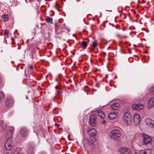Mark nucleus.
<instances>
[{
	"instance_id": "nucleus-1",
	"label": "nucleus",
	"mask_w": 154,
	"mask_h": 154,
	"mask_svg": "<svg viewBox=\"0 0 154 154\" xmlns=\"http://www.w3.org/2000/svg\"><path fill=\"white\" fill-rule=\"evenodd\" d=\"M123 119L125 123L130 125L131 123V116L130 112H126L124 114Z\"/></svg>"
},
{
	"instance_id": "nucleus-2",
	"label": "nucleus",
	"mask_w": 154,
	"mask_h": 154,
	"mask_svg": "<svg viewBox=\"0 0 154 154\" xmlns=\"http://www.w3.org/2000/svg\"><path fill=\"white\" fill-rule=\"evenodd\" d=\"M111 138L112 139H116L119 137L121 135V134L120 131L117 130H113L110 132Z\"/></svg>"
},
{
	"instance_id": "nucleus-3",
	"label": "nucleus",
	"mask_w": 154,
	"mask_h": 154,
	"mask_svg": "<svg viewBox=\"0 0 154 154\" xmlns=\"http://www.w3.org/2000/svg\"><path fill=\"white\" fill-rule=\"evenodd\" d=\"M11 137H9L6 142L5 147L7 150H11L13 148L14 146V144L11 141Z\"/></svg>"
},
{
	"instance_id": "nucleus-4",
	"label": "nucleus",
	"mask_w": 154,
	"mask_h": 154,
	"mask_svg": "<svg viewBox=\"0 0 154 154\" xmlns=\"http://www.w3.org/2000/svg\"><path fill=\"white\" fill-rule=\"evenodd\" d=\"M96 117L94 115H91L89 118V123L90 125L93 126H96Z\"/></svg>"
},
{
	"instance_id": "nucleus-5",
	"label": "nucleus",
	"mask_w": 154,
	"mask_h": 154,
	"mask_svg": "<svg viewBox=\"0 0 154 154\" xmlns=\"http://www.w3.org/2000/svg\"><path fill=\"white\" fill-rule=\"evenodd\" d=\"M14 104L13 99L10 97H7L5 101V105L7 107L12 106Z\"/></svg>"
},
{
	"instance_id": "nucleus-6",
	"label": "nucleus",
	"mask_w": 154,
	"mask_h": 154,
	"mask_svg": "<svg viewBox=\"0 0 154 154\" xmlns=\"http://www.w3.org/2000/svg\"><path fill=\"white\" fill-rule=\"evenodd\" d=\"M142 137L143 142L145 144L150 143L152 140L151 138L147 134H143Z\"/></svg>"
},
{
	"instance_id": "nucleus-7",
	"label": "nucleus",
	"mask_w": 154,
	"mask_h": 154,
	"mask_svg": "<svg viewBox=\"0 0 154 154\" xmlns=\"http://www.w3.org/2000/svg\"><path fill=\"white\" fill-rule=\"evenodd\" d=\"M119 150L120 153L123 154H131L130 150L127 148L121 147L119 149Z\"/></svg>"
},
{
	"instance_id": "nucleus-8",
	"label": "nucleus",
	"mask_w": 154,
	"mask_h": 154,
	"mask_svg": "<svg viewBox=\"0 0 154 154\" xmlns=\"http://www.w3.org/2000/svg\"><path fill=\"white\" fill-rule=\"evenodd\" d=\"M87 131L88 134L91 136L94 137L95 136L96 131L94 128H88Z\"/></svg>"
},
{
	"instance_id": "nucleus-9",
	"label": "nucleus",
	"mask_w": 154,
	"mask_h": 154,
	"mask_svg": "<svg viewBox=\"0 0 154 154\" xmlns=\"http://www.w3.org/2000/svg\"><path fill=\"white\" fill-rule=\"evenodd\" d=\"M131 107L134 109L137 110H140L142 109L144 107L143 105L139 104H133L132 105Z\"/></svg>"
},
{
	"instance_id": "nucleus-10",
	"label": "nucleus",
	"mask_w": 154,
	"mask_h": 154,
	"mask_svg": "<svg viewBox=\"0 0 154 154\" xmlns=\"http://www.w3.org/2000/svg\"><path fill=\"white\" fill-rule=\"evenodd\" d=\"M118 113L117 112H111L109 115L108 118L110 119H112L116 118L118 116Z\"/></svg>"
},
{
	"instance_id": "nucleus-11",
	"label": "nucleus",
	"mask_w": 154,
	"mask_h": 154,
	"mask_svg": "<svg viewBox=\"0 0 154 154\" xmlns=\"http://www.w3.org/2000/svg\"><path fill=\"white\" fill-rule=\"evenodd\" d=\"M145 123L148 125L154 128V121L150 118L146 119L145 121Z\"/></svg>"
},
{
	"instance_id": "nucleus-12",
	"label": "nucleus",
	"mask_w": 154,
	"mask_h": 154,
	"mask_svg": "<svg viewBox=\"0 0 154 154\" xmlns=\"http://www.w3.org/2000/svg\"><path fill=\"white\" fill-rule=\"evenodd\" d=\"M28 134V131L25 128H22L20 130V134L22 137H25Z\"/></svg>"
},
{
	"instance_id": "nucleus-13",
	"label": "nucleus",
	"mask_w": 154,
	"mask_h": 154,
	"mask_svg": "<svg viewBox=\"0 0 154 154\" xmlns=\"http://www.w3.org/2000/svg\"><path fill=\"white\" fill-rule=\"evenodd\" d=\"M34 146L32 144H29L28 146L27 151L29 154H33Z\"/></svg>"
},
{
	"instance_id": "nucleus-14",
	"label": "nucleus",
	"mask_w": 154,
	"mask_h": 154,
	"mask_svg": "<svg viewBox=\"0 0 154 154\" xmlns=\"http://www.w3.org/2000/svg\"><path fill=\"white\" fill-rule=\"evenodd\" d=\"M154 106V97L150 98L149 101L148 105V107L149 109Z\"/></svg>"
},
{
	"instance_id": "nucleus-15",
	"label": "nucleus",
	"mask_w": 154,
	"mask_h": 154,
	"mask_svg": "<svg viewBox=\"0 0 154 154\" xmlns=\"http://www.w3.org/2000/svg\"><path fill=\"white\" fill-rule=\"evenodd\" d=\"M97 115L101 118L104 119L105 117V115L104 113L101 111V110H97Z\"/></svg>"
},
{
	"instance_id": "nucleus-16",
	"label": "nucleus",
	"mask_w": 154,
	"mask_h": 154,
	"mask_svg": "<svg viewBox=\"0 0 154 154\" xmlns=\"http://www.w3.org/2000/svg\"><path fill=\"white\" fill-rule=\"evenodd\" d=\"M151 151L149 149L145 150H141L140 151L139 154H151Z\"/></svg>"
},
{
	"instance_id": "nucleus-17",
	"label": "nucleus",
	"mask_w": 154,
	"mask_h": 154,
	"mask_svg": "<svg viewBox=\"0 0 154 154\" xmlns=\"http://www.w3.org/2000/svg\"><path fill=\"white\" fill-rule=\"evenodd\" d=\"M134 120L137 123H139L141 121V118L140 116L138 114L135 113L134 114Z\"/></svg>"
},
{
	"instance_id": "nucleus-18",
	"label": "nucleus",
	"mask_w": 154,
	"mask_h": 154,
	"mask_svg": "<svg viewBox=\"0 0 154 154\" xmlns=\"http://www.w3.org/2000/svg\"><path fill=\"white\" fill-rule=\"evenodd\" d=\"M119 34H117V36L120 37L121 38H122L123 37H127L126 35H123L125 33L124 29H121L119 31Z\"/></svg>"
},
{
	"instance_id": "nucleus-19",
	"label": "nucleus",
	"mask_w": 154,
	"mask_h": 154,
	"mask_svg": "<svg viewBox=\"0 0 154 154\" xmlns=\"http://www.w3.org/2000/svg\"><path fill=\"white\" fill-rule=\"evenodd\" d=\"M119 106V103H116L113 104L111 106L113 110H116L118 109Z\"/></svg>"
},
{
	"instance_id": "nucleus-20",
	"label": "nucleus",
	"mask_w": 154,
	"mask_h": 154,
	"mask_svg": "<svg viewBox=\"0 0 154 154\" xmlns=\"http://www.w3.org/2000/svg\"><path fill=\"white\" fill-rule=\"evenodd\" d=\"M2 19L5 22H7L9 20V17L8 15H4L2 17Z\"/></svg>"
},
{
	"instance_id": "nucleus-21",
	"label": "nucleus",
	"mask_w": 154,
	"mask_h": 154,
	"mask_svg": "<svg viewBox=\"0 0 154 154\" xmlns=\"http://www.w3.org/2000/svg\"><path fill=\"white\" fill-rule=\"evenodd\" d=\"M5 98L4 94L0 92V103H2L4 101Z\"/></svg>"
},
{
	"instance_id": "nucleus-22",
	"label": "nucleus",
	"mask_w": 154,
	"mask_h": 154,
	"mask_svg": "<svg viewBox=\"0 0 154 154\" xmlns=\"http://www.w3.org/2000/svg\"><path fill=\"white\" fill-rule=\"evenodd\" d=\"M46 21L48 23H52L53 22V19L51 17H48L46 18Z\"/></svg>"
},
{
	"instance_id": "nucleus-23",
	"label": "nucleus",
	"mask_w": 154,
	"mask_h": 154,
	"mask_svg": "<svg viewBox=\"0 0 154 154\" xmlns=\"http://www.w3.org/2000/svg\"><path fill=\"white\" fill-rule=\"evenodd\" d=\"M9 131L8 132V133L9 134L10 133V135L12 136L14 131V128L13 127H10L9 129Z\"/></svg>"
},
{
	"instance_id": "nucleus-24",
	"label": "nucleus",
	"mask_w": 154,
	"mask_h": 154,
	"mask_svg": "<svg viewBox=\"0 0 154 154\" xmlns=\"http://www.w3.org/2000/svg\"><path fill=\"white\" fill-rule=\"evenodd\" d=\"M81 45L83 46L84 49H85L87 46V44L85 41L82 42Z\"/></svg>"
},
{
	"instance_id": "nucleus-25",
	"label": "nucleus",
	"mask_w": 154,
	"mask_h": 154,
	"mask_svg": "<svg viewBox=\"0 0 154 154\" xmlns=\"http://www.w3.org/2000/svg\"><path fill=\"white\" fill-rule=\"evenodd\" d=\"M149 92L151 94H154V87L150 88L149 89Z\"/></svg>"
},
{
	"instance_id": "nucleus-26",
	"label": "nucleus",
	"mask_w": 154,
	"mask_h": 154,
	"mask_svg": "<svg viewBox=\"0 0 154 154\" xmlns=\"http://www.w3.org/2000/svg\"><path fill=\"white\" fill-rule=\"evenodd\" d=\"M0 125L4 129H5L6 128V126L5 125H4V122L3 121H2L1 122Z\"/></svg>"
},
{
	"instance_id": "nucleus-27",
	"label": "nucleus",
	"mask_w": 154,
	"mask_h": 154,
	"mask_svg": "<svg viewBox=\"0 0 154 154\" xmlns=\"http://www.w3.org/2000/svg\"><path fill=\"white\" fill-rule=\"evenodd\" d=\"M92 45L94 47H95L97 46V45L96 42H92Z\"/></svg>"
},
{
	"instance_id": "nucleus-28",
	"label": "nucleus",
	"mask_w": 154,
	"mask_h": 154,
	"mask_svg": "<svg viewBox=\"0 0 154 154\" xmlns=\"http://www.w3.org/2000/svg\"><path fill=\"white\" fill-rule=\"evenodd\" d=\"M115 28H116L118 29L119 28V26L118 25H116L115 26Z\"/></svg>"
},
{
	"instance_id": "nucleus-29",
	"label": "nucleus",
	"mask_w": 154,
	"mask_h": 154,
	"mask_svg": "<svg viewBox=\"0 0 154 154\" xmlns=\"http://www.w3.org/2000/svg\"><path fill=\"white\" fill-rule=\"evenodd\" d=\"M8 34V32L6 30H5V35H7Z\"/></svg>"
},
{
	"instance_id": "nucleus-30",
	"label": "nucleus",
	"mask_w": 154,
	"mask_h": 154,
	"mask_svg": "<svg viewBox=\"0 0 154 154\" xmlns=\"http://www.w3.org/2000/svg\"><path fill=\"white\" fill-rule=\"evenodd\" d=\"M29 68H30V69L32 70L33 69V68L32 66H31V65L30 66H29Z\"/></svg>"
},
{
	"instance_id": "nucleus-31",
	"label": "nucleus",
	"mask_w": 154,
	"mask_h": 154,
	"mask_svg": "<svg viewBox=\"0 0 154 154\" xmlns=\"http://www.w3.org/2000/svg\"><path fill=\"white\" fill-rule=\"evenodd\" d=\"M55 125L57 127H58L59 126V125L58 124H55Z\"/></svg>"
},
{
	"instance_id": "nucleus-32",
	"label": "nucleus",
	"mask_w": 154,
	"mask_h": 154,
	"mask_svg": "<svg viewBox=\"0 0 154 154\" xmlns=\"http://www.w3.org/2000/svg\"><path fill=\"white\" fill-rule=\"evenodd\" d=\"M106 122V121L105 120H103L102 122L101 123L102 124H104Z\"/></svg>"
},
{
	"instance_id": "nucleus-33",
	"label": "nucleus",
	"mask_w": 154,
	"mask_h": 154,
	"mask_svg": "<svg viewBox=\"0 0 154 154\" xmlns=\"http://www.w3.org/2000/svg\"><path fill=\"white\" fill-rule=\"evenodd\" d=\"M55 88L57 89V88H59V87H57V86H56L55 87Z\"/></svg>"
},
{
	"instance_id": "nucleus-34",
	"label": "nucleus",
	"mask_w": 154,
	"mask_h": 154,
	"mask_svg": "<svg viewBox=\"0 0 154 154\" xmlns=\"http://www.w3.org/2000/svg\"><path fill=\"white\" fill-rule=\"evenodd\" d=\"M146 32H149V30H148V29H146Z\"/></svg>"
},
{
	"instance_id": "nucleus-35",
	"label": "nucleus",
	"mask_w": 154,
	"mask_h": 154,
	"mask_svg": "<svg viewBox=\"0 0 154 154\" xmlns=\"http://www.w3.org/2000/svg\"><path fill=\"white\" fill-rule=\"evenodd\" d=\"M96 86L97 87V88H98L99 87V86L97 84H96Z\"/></svg>"
},
{
	"instance_id": "nucleus-36",
	"label": "nucleus",
	"mask_w": 154,
	"mask_h": 154,
	"mask_svg": "<svg viewBox=\"0 0 154 154\" xmlns=\"http://www.w3.org/2000/svg\"><path fill=\"white\" fill-rule=\"evenodd\" d=\"M58 93V94H59V93H60V91H57Z\"/></svg>"
},
{
	"instance_id": "nucleus-37",
	"label": "nucleus",
	"mask_w": 154,
	"mask_h": 154,
	"mask_svg": "<svg viewBox=\"0 0 154 154\" xmlns=\"http://www.w3.org/2000/svg\"><path fill=\"white\" fill-rule=\"evenodd\" d=\"M73 36H75V34H73V35H72Z\"/></svg>"
},
{
	"instance_id": "nucleus-38",
	"label": "nucleus",
	"mask_w": 154,
	"mask_h": 154,
	"mask_svg": "<svg viewBox=\"0 0 154 154\" xmlns=\"http://www.w3.org/2000/svg\"><path fill=\"white\" fill-rule=\"evenodd\" d=\"M140 33H139V32H137V34H139Z\"/></svg>"
},
{
	"instance_id": "nucleus-39",
	"label": "nucleus",
	"mask_w": 154,
	"mask_h": 154,
	"mask_svg": "<svg viewBox=\"0 0 154 154\" xmlns=\"http://www.w3.org/2000/svg\"><path fill=\"white\" fill-rule=\"evenodd\" d=\"M18 154H24V153H20Z\"/></svg>"
},
{
	"instance_id": "nucleus-40",
	"label": "nucleus",
	"mask_w": 154,
	"mask_h": 154,
	"mask_svg": "<svg viewBox=\"0 0 154 154\" xmlns=\"http://www.w3.org/2000/svg\"><path fill=\"white\" fill-rule=\"evenodd\" d=\"M26 3H27V0H26Z\"/></svg>"
},
{
	"instance_id": "nucleus-41",
	"label": "nucleus",
	"mask_w": 154,
	"mask_h": 154,
	"mask_svg": "<svg viewBox=\"0 0 154 154\" xmlns=\"http://www.w3.org/2000/svg\"><path fill=\"white\" fill-rule=\"evenodd\" d=\"M11 154H15L14 153H12Z\"/></svg>"
},
{
	"instance_id": "nucleus-42",
	"label": "nucleus",
	"mask_w": 154,
	"mask_h": 154,
	"mask_svg": "<svg viewBox=\"0 0 154 154\" xmlns=\"http://www.w3.org/2000/svg\"><path fill=\"white\" fill-rule=\"evenodd\" d=\"M6 154H9V153L8 152V153H6Z\"/></svg>"
},
{
	"instance_id": "nucleus-43",
	"label": "nucleus",
	"mask_w": 154,
	"mask_h": 154,
	"mask_svg": "<svg viewBox=\"0 0 154 154\" xmlns=\"http://www.w3.org/2000/svg\"><path fill=\"white\" fill-rule=\"evenodd\" d=\"M55 80L56 81H57V79H55Z\"/></svg>"
},
{
	"instance_id": "nucleus-44",
	"label": "nucleus",
	"mask_w": 154,
	"mask_h": 154,
	"mask_svg": "<svg viewBox=\"0 0 154 154\" xmlns=\"http://www.w3.org/2000/svg\"><path fill=\"white\" fill-rule=\"evenodd\" d=\"M75 39H76V40L77 39V38H76V37H75Z\"/></svg>"
},
{
	"instance_id": "nucleus-45",
	"label": "nucleus",
	"mask_w": 154,
	"mask_h": 154,
	"mask_svg": "<svg viewBox=\"0 0 154 154\" xmlns=\"http://www.w3.org/2000/svg\"><path fill=\"white\" fill-rule=\"evenodd\" d=\"M17 30H16L15 32H16V31H17Z\"/></svg>"
},
{
	"instance_id": "nucleus-46",
	"label": "nucleus",
	"mask_w": 154,
	"mask_h": 154,
	"mask_svg": "<svg viewBox=\"0 0 154 154\" xmlns=\"http://www.w3.org/2000/svg\"><path fill=\"white\" fill-rule=\"evenodd\" d=\"M17 70H18V68H17Z\"/></svg>"
},
{
	"instance_id": "nucleus-47",
	"label": "nucleus",
	"mask_w": 154,
	"mask_h": 154,
	"mask_svg": "<svg viewBox=\"0 0 154 154\" xmlns=\"http://www.w3.org/2000/svg\"><path fill=\"white\" fill-rule=\"evenodd\" d=\"M137 154V153H135V154Z\"/></svg>"
},
{
	"instance_id": "nucleus-48",
	"label": "nucleus",
	"mask_w": 154,
	"mask_h": 154,
	"mask_svg": "<svg viewBox=\"0 0 154 154\" xmlns=\"http://www.w3.org/2000/svg\"><path fill=\"white\" fill-rule=\"evenodd\" d=\"M26 98H27V99H28V97H26Z\"/></svg>"
}]
</instances>
